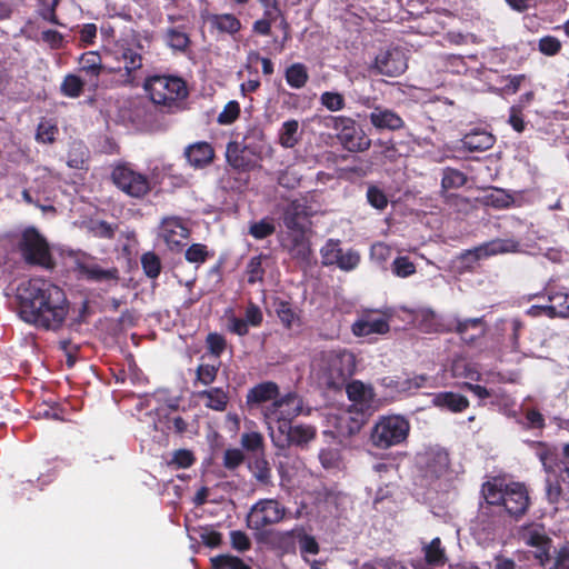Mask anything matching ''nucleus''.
Instances as JSON below:
<instances>
[{
	"mask_svg": "<svg viewBox=\"0 0 569 569\" xmlns=\"http://www.w3.org/2000/svg\"><path fill=\"white\" fill-rule=\"evenodd\" d=\"M20 318L37 328L59 329L69 311L67 296L49 280L33 278L18 287Z\"/></svg>",
	"mask_w": 569,
	"mask_h": 569,
	"instance_id": "obj_1",
	"label": "nucleus"
},
{
	"mask_svg": "<svg viewBox=\"0 0 569 569\" xmlns=\"http://www.w3.org/2000/svg\"><path fill=\"white\" fill-rule=\"evenodd\" d=\"M154 107L162 113L172 114L183 109L189 96L187 81L176 74H151L142 84Z\"/></svg>",
	"mask_w": 569,
	"mask_h": 569,
	"instance_id": "obj_2",
	"label": "nucleus"
},
{
	"mask_svg": "<svg viewBox=\"0 0 569 569\" xmlns=\"http://www.w3.org/2000/svg\"><path fill=\"white\" fill-rule=\"evenodd\" d=\"M313 362L325 385L332 390L341 389L356 371V356L343 348L322 350Z\"/></svg>",
	"mask_w": 569,
	"mask_h": 569,
	"instance_id": "obj_3",
	"label": "nucleus"
},
{
	"mask_svg": "<svg viewBox=\"0 0 569 569\" xmlns=\"http://www.w3.org/2000/svg\"><path fill=\"white\" fill-rule=\"evenodd\" d=\"M486 501L492 506H503L509 516L521 518L530 507L528 489L522 482L498 483L487 481L482 486Z\"/></svg>",
	"mask_w": 569,
	"mask_h": 569,
	"instance_id": "obj_4",
	"label": "nucleus"
},
{
	"mask_svg": "<svg viewBox=\"0 0 569 569\" xmlns=\"http://www.w3.org/2000/svg\"><path fill=\"white\" fill-rule=\"evenodd\" d=\"M23 261L29 266L52 269L56 266L47 239L34 228L24 229L17 243Z\"/></svg>",
	"mask_w": 569,
	"mask_h": 569,
	"instance_id": "obj_5",
	"label": "nucleus"
},
{
	"mask_svg": "<svg viewBox=\"0 0 569 569\" xmlns=\"http://www.w3.org/2000/svg\"><path fill=\"white\" fill-rule=\"evenodd\" d=\"M410 423L401 416L381 417L373 426L370 439L375 447L388 449L405 442L409 436Z\"/></svg>",
	"mask_w": 569,
	"mask_h": 569,
	"instance_id": "obj_6",
	"label": "nucleus"
},
{
	"mask_svg": "<svg viewBox=\"0 0 569 569\" xmlns=\"http://www.w3.org/2000/svg\"><path fill=\"white\" fill-rule=\"evenodd\" d=\"M142 49L143 46L140 41L132 46L126 40L117 41L111 49L113 59L123 63V68H118L119 71H122L120 80L122 86H137L138 71L143 67Z\"/></svg>",
	"mask_w": 569,
	"mask_h": 569,
	"instance_id": "obj_7",
	"label": "nucleus"
},
{
	"mask_svg": "<svg viewBox=\"0 0 569 569\" xmlns=\"http://www.w3.org/2000/svg\"><path fill=\"white\" fill-rule=\"evenodd\" d=\"M110 179L119 190L131 198L141 199L151 191L149 177L134 170L129 162L114 164Z\"/></svg>",
	"mask_w": 569,
	"mask_h": 569,
	"instance_id": "obj_8",
	"label": "nucleus"
},
{
	"mask_svg": "<svg viewBox=\"0 0 569 569\" xmlns=\"http://www.w3.org/2000/svg\"><path fill=\"white\" fill-rule=\"evenodd\" d=\"M302 407L303 401L298 393L288 392L266 406L262 413L270 429L276 425L278 431H283V428H289L293 419L302 412Z\"/></svg>",
	"mask_w": 569,
	"mask_h": 569,
	"instance_id": "obj_9",
	"label": "nucleus"
},
{
	"mask_svg": "<svg viewBox=\"0 0 569 569\" xmlns=\"http://www.w3.org/2000/svg\"><path fill=\"white\" fill-rule=\"evenodd\" d=\"M332 129L337 131V139L343 149L350 152H362L370 148L371 140L359 128L357 122L345 116L330 117Z\"/></svg>",
	"mask_w": 569,
	"mask_h": 569,
	"instance_id": "obj_10",
	"label": "nucleus"
},
{
	"mask_svg": "<svg viewBox=\"0 0 569 569\" xmlns=\"http://www.w3.org/2000/svg\"><path fill=\"white\" fill-rule=\"evenodd\" d=\"M286 508L276 499H260L250 509L247 526L257 532L267 531L269 526L283 520Z\"/></svg>",
	"mask_w": 569,
	"mask_h": 569,
	"instance_id": "obj_11",
	"label": "nucleus"
},
{
	"mask_svg": "<svg viewBox=\"0 0 569 569\" xmlns=\"http://www.w3.org/2000/svg\"><path fill=\"white\" fill-rule=\"evenodd\" d=\"M322 264L337 266L341 270L350 271L357 268L360 262V256L356 250L349 249L343 251L339 240L330 239L322 247L321 251Z\"/></svg>",
	"mask_w": 569,
	"mask_h": 569,
	"instance_id": "obj_12",
	"label": "nucleus"
},
{
	"mask_svg": "<svg viewBox=\"0 0 569 569\" xmlns=\"http://www.w3.org/2000/svg\"><path fill=\"white\" fill-rule=\"evenodd\" d=\"M523 542L535 549L533 558L538 565L546 568L552 560V539L546 533L542 526H535L522 533Z\"/></svg>",
	"mask_w": 569,
	"mask_h": 569,
	"instance_id": "obj_13",
	"label": "nucleus"
},
{
	"mask_svg": "<svg viewBox=\"0 0 569 569\" xmlns=\"http://www.w3.org/2000/svg\"><path fill=\"white\" fill-rule=\"evenodd\" d=\"M520 250V242L516 239H493L488 242L476 247L472 250H468L463 258L468 259L471 262H476L480 259L488 258L496 254L518 252Z\"/></svg>",
	"mask_w": 569,
	"mask_h": 569,
	"instance_id": "obj_14",
	"label": "nucleus"
},
{
	"mask_svg": "<svg viewBox=\"0 0 569 569\" xmlns=\"http://www.w3.org/2000/svg\"><path fill=\"white\" fill-rule=\"evenodd\" d=\"M317 430L309 425H289V428H283V431H278L276 435L271 431V439L274 446L284 448L289 445L303 446L316 438Z\"/></svg>",
	"mask_w": 569,
	"mask_h": 569,
	"instance_id": "obj_15",
	"label": "nucleus"
},
{
	"mask_svg": "<svg viewBox=\"0 0 569 569\" xmlns=\"http://www.w3.org/2000/svg\"><path fill=\"white\" fill-rule=\"evenodd\" d=\"M375 66L379 73L388 77L400 76L408 68L407 58L402 50L398 48H392L380 52L376 57Z\"/></svg>",
	"mask_w": 569,
	"mask_h": 569,
	"instance_id": "obj_16",
	"label": "nucleus"
},
{
	"mask_svg": "<svg viewBox=\"0 0 569 569\" xmlns=\"http://www.w3.org/2000/svg\"><path fill=\"white\" fill-rule=\"evenodd\" d=\"M254 537L258 542L267 545L282 553H293L296 551L297 532H295V528L287 531L267 530L257 532Z\"/></svg>",
	"mask_w": 569,
	"mask_h": 569,
	"instance_id": "obj_17",
	"label": "nucleus"
},
{
	"mask_svg": "<svg viewBox=\"0 0 569 569\" xmlns=\"http://www.w3.org/2000/svg\"><path fill=\"white\" fill-rule=\"evenodd\" d=\"M209 31L217 36H230L234 38L242 29L240 19L233 13H207Z\"/></svg>",
	"mask_w": 569,
	"mask_h": 569,
	"instance_id": "obj_18",
	"label": "nucleus"
},
{
	"mask_svg": "<svg viewBox=\"0 0 569 569\" xmlns=\"http://www.w3.org/2000/svg\"><path fill=\"white\" fill-rule=\"evenodd\" d=\"M227 163L237 172H248L252 170L257 163L247 146H242L237 141H230L226 149Z\"/></svg>",
	"mask_w": 569,
	"mask_h": 569,
	"instance_id": "obj_19",
	"label": "nucleus"
},
{
	"mask_svg": "<svg viewBox=\"0 0 569 569\" xmlns=\"http://www.w3.org/2000/svg\"><path fill=\"white\" fill-rule=\"evenodd\" d=\"M77 270L87 280L93 282L117 286L120 280L119 270L116 267L104 269L94 262H78Z\"/></svg>",
	"mask_w": 569,
	"mask_h": 569,
	"instance_id": "obj_20",
	"label": "nucleus"
},
{
	"mask_svg": "<svg viewBox=\"0 0 569 569\" xmlns=\"http://www.w3.org/2000/svg\"><path fill=\"white\" fill-rule=\"evenodd\" d=\"M183 156L194 169L208 167L214 159V149L207 141H198L184 148Z\"/></svg>",
	"mask_w": 569,
	"mask_h": 569,
	"instance_id": "obj_21",
	"label": "nucleus"
},
{
	"mask_svg": "<svg viewBox=\"0 0 569 569\" xmlns=\"http://www.w3.org/2000/svg\"><path fill=\"white\" fill-rule=\"evenodd\" d=\"M279 397V386L273 381H263L248 390L246 402L250 408H258L266 402L278 400Z\"/></svg>",
	"mask_w": 569,
	"mask_h": 569,
	"instance_id": "obj_22",
	"label": "nucleus"
},
{
	"mask_svg": "<svg viewBox=\"0 0 569 569\" xmlns=\"http://www.w3.org/2000/svg\"><path fill=\"white\" fill-rule=\"evenodd\" d=\"M370 123L378 130L396 131L405 127L403 119L393 110L376 106L369 114Z\"/></svg>",
	"mask_w": 569,
	"mask_h": 569,
	"instance_id": "obj_23",
	"label": "nucleus"
},
{
	"mask_svg": "<svg viewBox=\"0 0 569 569\" xmlns=\"http://www.w3.org/2000/svg\"><path fill=\"white\" fill-rule=\"evenodd\" d=\"M390 330L388 320L385 317H372L366 315L355 321L351 331L356 337H367L370 335H385Z\"/></svg>",
	"mask_w": 569,
	"mask_h": 569,
	"instance_id": "obj_24",
	"label": "nucleus"
},
{
	"mask_svg": "<svg viewBox=\"0 0 569 569\" xmlns=\"http://www.w3.org/2000/svg\"><path fill=\"white\" fill-rule=\"evenodd\" d=\"M79 70L86 74L92 90L99 87V77L103 70L101 56L96 51H88L80 56Z\"/></svg>",
	"mask_w": 569,
	"mask_h": 569,
	"instance_id": "obj_25",
	"label": "nucleus"
},
{
	"mask_svg": "<svg viewBox=\"0 0 569 569\" xmlns=\"http://www.w3.org/2000/svg\"><path fill=\"white\" fill-rule=\"evenodd\" d=\"M161 236L169 246H180L189 237V229L181 218L169 217L161 222Z\"/></svg>",
	"mask_w": 569,
	"mask_h": 569,
	"instance_id": "obj_26",
	"label": "nucleus"
},
{
	"mask_svg": "<svg viewBox=\"0 0 569 569\" xmlns=\"http://www.w3.org/2000/svg\"><path fill=\"white\" fill-rule=\"evenodd\" d=\"M162 39L171 50L184 53L189 50L192 41L186 26L168 27Z\"/></svg>",
	"mask_w": 569,
	"mask_h": 569,
	"instance_id": "obj_27",
	"label": "nucleus"
},
{
	"mask_svg": "<svg viewBox=\"0 0 569 569\" xmlns=\"http://www.w3.org/2000/svg\"><path fill=\"white\" fill-rule=\"evenodd\" d=\"M495 142V136L481 129L471 130L461 139L462 147L470 152L486 151L490 149Z\"/></svg>",
	"mask_w": 569,
	"mask_h": 569,
	"instance_id": "obj_28",
	"label": "nucleus"
},
{
	"mask_svg": "<svg viewBox=\"0 0 569 569\" xmlns=\"http://www.w3.org/2000/svg\"><path fill=\"white\" fill-rule=\"evenodd\" d=\"M552 319H569V290L553 288L546 290Z\"/></svg>",
	"mask_w": 569,
	"mask_h": 569,
	"instance_id": "obj_29",
	"label": "nucleus"
},
{
	"mask_svg": "<svg viewBox=\"0 0 569 569\" xmlns=\"http://www.w3.org/2000/svg\"><path fill=\"white\" fill-rule=\"evenodd\" d=\"M432 403L440 409L455 413L462 412L469 407L467 397L451 391L436 393L432 398Z\"/></svg>",
	"mask_w": 569,
	"mask_h": 569,
	"instance_id": "obj_30",
	"label": "nucleus"
},
{
	"mask_svg": "<svg viewBox=\"0 0 569 569\" xmlns=\"http://www.w3.org/2000/svg\"><path fill=\"white\" fill-rule=\"evenodd\" d=\"M345 386L349 400L360 405L361 407H371L375 401V392L370 386L365 385L360 380H353L351 382L347 381Z\"/></svg>",
	"mask_w": 569,
	"mask_h": 569,
	"instance_id": "obj_31",
	"label": "nucleus"
},
{
	"mask_svg": "<svg viewBox=\"0 0 569 569\" xmlns=\"http://www.w3.org/2000/svg\"><path fill=\"white\" fill-rule=\"evenodd\" d=\"M532 446L536 448V455L542 463L543 470L553 472L560 462L558 448L543 441H533Z\"/></svg>",
	"mask_w": 569,
	"mask_h": 569,
	"instance_id": "obj_32",
	"label": "nucleus"
},
{
	"mask_svg": "<svg viewBox=\"0 0 569 569\" xmlns=\"http://www.w3.org/2000/svg\"><path fill=\"white\" fill-rule=\"evenodd\" d=\"M302 131L300 130L299 121L290 119L281 124L278 132V142L286 149L295 148L301 140Z\"/></svg>",
	"mask_w": 569,
	"mask_h": 569,
	"instance_id": "obj_33",
	"label": "nucleus"
},
{
	"mask_svg": "<svg viewBox=\"0 0 569 569\" xmlns=\"http://www.w3.org/2000/svg\"><path fill=\"white\" fill-rule=\"evenodd\" d=\"M450 459L447 452L436 451L428 455L426 462V476L432 479L442 477L449 469Z\"/></svg>",
	"mask_w": 569,
	"mask_h": 569,
	"instance_id": "obj_34",
	"label": "nucleus"
},
{
	"mask_svg": "<svg viewBox=\"0 0 569 569\" xmlns=\"http://www.w3.org/2000/svg\"><path fill=\"white\" fill-rule=\"evenodd\" d=\"M422 552L427 565L442 567L447 562L446 549L442 547L439 537L433 538L429 543L423 545Z\"/></svg>",
	"mask_w": 569,
	"mask_h": 569,
	"instance_id": "obj_35",
	"label": "nucleus"
},
{
	"mask_svg": "<svg viewBox=\"0 0 569 569\" xmlns=\"http://www.w3.org/2000/svg\"><path fill=\"white\" fill-rule=\"evenodd\" d=\"M200 399L206 400L207 408L216 411H224L229 402L228 392L221 388H210L198 392Z\"/></svg>",
	"mask_w": 569,
	"mask_h": 569,
	"instance_id": "obj_36",
	"label": "nucleus"
},
{
	"mask_svg": "<svg viewBox=\"0 0 569 569\" xmlns=\"http://www.w3.org/2000/svg\"><path fill=\"white\" fill-rule=\"evenodd\" d=\"M284 79L287 84L292 89H301L309 81V72L306 64L295 62L286 68Z\"/></svg>",
	"mask_w": 569,
	"mask_h": 569,
	"instance_id": "obj_37",
	"label": "nucleus"
},
{
	"mask_svg": "<svg viewBox=\"0 0 569 569\" xmlns=\"http://www.w3.org/2000/svg\"><path fill=\"white\" fill-rule=\"evenodd\" d=\"M249 468L260 486L266 488L274 486L270 463L263 456L256 457Z\"/></svg>",
	"mask_w": 569,
	"mask_h": 569,
	"instance_id": "obj_38",
	"label": "nucleus"
},
{
	"mask_svg": "<svg viewBox=\"0 0 569 569\" xmlns=\"http://www.w3.org/2000/svg\"><path fill=\"white\" fill-rule=\"evenodd\" d=\"M481 318L457 320L455 331L467 342H472L481 333Z\"/></svg>",
	"mask_w": 569,
	"mask_h": 569,
	"instance_id": "obj_39",
	"label": "nucleus"
},
{
	"mask_svg": "<svg viewBox=\"0 0 569 569\" xmlns=\"http://www.w3.org/2000/svg\"><path fill=\"white\" fill-rule=\"evenodd\" d=\"M86 80L80 76L68 73L60 84V93L63 97L76 99L84 91Z\"/></svg>",
	"mask_w": 569,
	"mask_h": 569,
	"instance_id": "obj_40",
	"label": "nucleus"
},
{
	"mask_svg": "<svg viewBox=\"0 0 569 569\" xmlns=\"http://www.w3.org/2000/svg\"><path fill=\"white\" fill-rule=\"evenodd\" d=\"M467 176L455 168L447 167L442 170L441 189L447 191L458 189L466 184Z\"/></svg>",
	"mask_w": 569,
	"mask_h": 569,
	"instance_id": "obj_41",
	"label": "nucleus"
},
{
	"mask_svg": "<svg viewBox=\"0 0 569 569\" xmlns=\"http://www.w3.org/2000/svg\"><path fill=\"white\" fill-rule=\"evenodd\" d=\"M211 567L212 569H252L251 566L241 558L230 553L211 558Z\"/></svg>",
	"mask_w": 569,
	"mask_h": 569,
	"instance_id": "obj_42",
	"label": "nucleus"
},
{
	"mask_svg": "<svg viewBox=\"0 0 569 569\" xmlns=\"http://www.w3.org/2000/svg\"><path fill=\"white\" fill-rule=\"evenodd\" d=\"M266 254H258L252 257L246 267L247 281L249 284L262 282L264 278V269L262 267V260L266 259Z\"/></svg>",
	"mask_w": 569,
	"mask_h": 569,
	"instance_id": "obj_43",
	"label": "nucleus"
},
{
	"mask_svg": "<svg viewBox=\"0 0 569 569\" xmlns=\"http://www.w3.org/2000/svg\"><path fill=\"white\" fill-rule=\"evenodd\" d=\"M295 532H297V541L300 545V551L302 555H318L320 551V547L318 541L313 536H310L306 532L302 526H296Z\"/></svg>",
	"mask_w": 569,
	"mask_h": 569,
	"instance_id": "obj_44",
	"label": "nucleus"
},
{
	"mask_svg": "<svg viewBox=\"0 0 569 569\" xmlns=\"http://www.w3.org/2000/svg\"><path fill=\"white\" fill-rule=\"evenodd\" d=\"M513 202V197L502 189H495L492 192L485 196V204L495 209H507L511 207Z\"/></svg>",
	"mask_w": 569,
	"mask_h": 569,
	"instance_id": "obj_45",
	"label": "nucleus"
},
{
	"mask_svg": "<svg viewBox=\"0 0 569 569\" xmlns=\"http://www.w3.org/2000/svg\"><path fill=\"white\" fill-rule=\"evenodd\" d=\"M276 232V226L270 218H263L252 222L249 227V234L256 240H262Z\"/></svg>",
	"mask_w": 569,
	"mask_h": 569,
	"instance_id": "obj_46",
	"label": "nucleus"
},
{
	"mask_svg": "<svg viewBox=\"0 0 569 569\" xmlns=\"http://www.w3.org/2000/svg\"><path fill=\"white\" fill-rule=\"evenodd\" d=\"M141 267L146 276L150 279L158 278L162 269L161 260L153 251H148L142 254Z\"/></svg>",
	"mask_w": 569,
	"mask_h": 569,
	"instance_id": "obj_47",
	"label": "nucleus"
},
{
	"mask_svg": "<svg viewBox=\"0 0 569 569\" xmlns=\"http://www.w3.org/2000/svg\"><path fill=\"white\" fill-rule=\"evenodd\" d=\"M519 423L526 430H540L542 431L546 427V420L543 415L535 409L529 408L525 411L523 419L519 421Z\"/></svg>",
	"mask_w": 569,
	"mask_h": 569,
	"instance_id": "obj_48",
	"label": "nucleus"
},
{
	"mask_svg": "<svg viewBox=\"0 0 569 569\" xmlns=\"http://www.w3.org/2000/svg\"><path fill=\"white\" fill-rule=\"evenodd\" d=\"M391 271L399 278H407L416 273L415 263L407 256L397 257L391 263Z\"/></svg>",
	"mask_w": 569,
	"mask_h": 569,
	"instance_id": "obj_49",
	"label": "nucleus"
},
{
	"mask_svg": "<svg viewBox=\"0 0 569 569\" xmlns=\"http://www.w3.org/2000/svg\"><path fill=\"white\" fill-rule=\"evenodd\" d=\"M196 462V457L191 450L178 449L172 453V458L168 461L169 467L174 469H187Z\"/></svg>",
	"mask_w": 569,
	"mask_h": 569,
	"instance_id": "obj_50",
	"label": "nucleus"
},
{
	"mask_svg": "<svg viewBox=\"0 0 569 569\" xmlns=\"http://www.w3.org/2000/svg\"><path fill=\"white\" fill-rule=\"evenodd\" d=\"M240 104L236 100L229 101L218 114L217 122L221 126L232 124L240 116Z\"/></svg>",
	"mask_w": 569,
	"mask_h": 569,
	"instance_id": "obj_51",
	"label": "nucleus"
},
{
	"mask_svg": "<svg viewBox=\"0 0 569 569\" xmlns=\"http://www.w3.org/2000/svg\"><path fill=\"white\" fill-rule=\"evenodd\" d=\"M206 345L210 355L220 358L227 348V340L221 333L210 332L206 338Z\"/></svg>",
	"mask_w": 569,
	"mask_h": 569,
	"instance_id": "obj_52",
	"label": "nucleus"
},
{
	"mask_svg": "<svg viewBox=\"0 0 569 569\" xmlns=\"http://www.w3.org/2000/svg\"><path fill=\"white\" fill-rule=\"evenodd\" d=\"M320 102L329 111H332V112L340 111L346 106L345 97L339 92H332V91H325L323 93H321Z\"/></svg>",
	"mask_w": 569,
	"mask_h": 569,
	"instance_id": "obj_53",
	"label": "nucleus"
},
{
	"mask_svg": "<svg viewBox=\"0 0 569 569\" xmlns=\"http://www.w3.org/2000/svg\"><path fill=\"white\" fill-rule=\"evenodd\" d=\"M276 312L281 323L287 328L291 329L295 321L298 319L296 311L288 301H280L277 305Z\"/></svg>",
	"mask_w": 569,
	"mask_h": 569,
	"instance_id": "obj_54",
	"label": "nucleus"
},
{
	"mask_svg": "<svg viewBox=\"0 0 569 569\" xmlns=\"http://www.w3.org/2000/svg\"><path fill=\"white\" fill-rule=\"evenodd\" d=\"M219 371V366L202 363L196 370V379L203 386L211 385L216 379Z\"/></svg>",
	"mask_w": 569,
	"mask_h": 569,
	"instance_id": "obj_55",
	"label": "nucleus"
},
{
	"mask_svg": "<svg viewBox=\"0 0 569 569\" xmlns=\"http://www.w3.org/2000/svg\"><path fill=\"white\" fill-rule=\"evenodd\" d=\"M525 74H508L501 78V91L506 94H515L525 82Z\"/></svg>",
	"mask_w": 569,
	"mask_h": 569,
	"instance_id": "obj_56",
	"label": "nucleus"
},
{
	"mask_svg": "<svg viewBox=\"0 0 569 569\" xmlns=\"http://www.w3.org/2000/svg\"><path fill=\"white\" fill-rule=\"evenodd\" d=\"M184 257L191 263H203L208 259L209 252L206 244L193 243L186 250Z\"/></svg>",
	"mask_w": 569,
	"mask_h": 569,
	"instance_id": "obj_57",
	"label": "nucleus"
},
{
	"mask_svg": "<svg viewBox=\"0 0 569 569\" xmlns=\"http://www.w3.org/2000/svg\"><path fill=\"white\" fill-rule=\"evenodd\" d=\"M546 499L550 505H558L562 496V487L559 479H546L545 485Z\"/></svg>",
	"mask_w": 569,
	"mask_h": 569,
	"instance_id": "obj_58",
	"label": "nucleus"
},
{
	"mask_svg": "<svg viewBox=\"0 0 569 569\" xmlns=\"http://www.w3.org/2000/svg\"><path fill=\"white\" fill-rule=\"evenodd\" d=\"M367 200L373 208L383 210L388 206V198L383 190L376 186H370L367 190Z\"/></svg>",
	"mask_w": 569,
	"mask_h": 569,
	"instance_id": "obj_59",
	"label": "nucleus"
},
{
	"mask_svg": "<svg viewBox=\"0 0 569 569\" xmlns=\"http://www.w3.org/2000/svg\"><path fill=\"white\" fill-rule=\"evenodd\" d=\"M538 49L546 56H556L561 50V42L553 36H545L539 40Z\"/></svg>",
	"mask_w": 569,
	"mask_h": 569,
	"instance_id": "obj_60",
	"label": "nucleus"
},
{
	"mask_svg": "<svg viewBox=\"0 0 569 569\" xmlns=\"http://www.w3.org/2000/svg\"><path fill=\"white\" fill-rule=\"evenodd\" d=\"M231 547L238 552H246L251 548V540L244 531L232 530L230 532Z\"/></svg>",
	"mask_w": 569,
	"mask_h": 569,
	"instance_id": "obj_61",
	"label": "nucleus"
},
{
	"mask_svg": "<svg viewBox=\"0 0 569 569\" xmlns=\"http://www.w3.org/2000/svg\"><path fill=\"white\" fill-rule=\"evenodd\" d=\"M34 489L36 483L32 480L18 481L12 486V496L17 501L24 498L30 500Z\"/></svg>",
	"mask_w": 569,
	"mask_h": 569,
	"instance_id": "obj_62",
	"label": "nucleus"
},
{
	"mask_svg": "<svg viewBox=\"0 0 569 569\" xmlns=\"http://www.w3.org/2000/svg\"><path fill=\"white\" fill-rule=\"evenodd\" d=\"M244 460V455L240 449H227L223 453V467L228 470L237 469Z\"/></svg>",
	"mask_w": 569,
	"mask_h": 569,
	"instance_id": "obj_63",
	"label": "nucleus"
},
{
	"mask_svg": "<svg viewBox=\"0 0 569 569\" xmlns=\"http://www.w3.org/2000/svg\"><path fill=\"white\" fill-rule=\"evenodd\" d=\"M550 569H569V542L555 550L553 562Z\"/></svg>",
	"mask_w": 569,
	"mask_h": 569,
	"instance_id": "obj_64",
	"label": "nucleus"
}]
</instances>
